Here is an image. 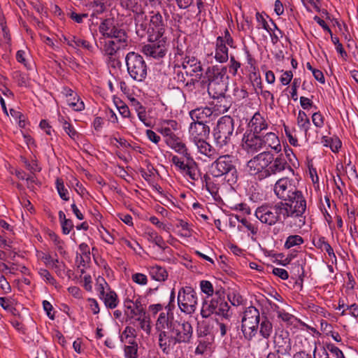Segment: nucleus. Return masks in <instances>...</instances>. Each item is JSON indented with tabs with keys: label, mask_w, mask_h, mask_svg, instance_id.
<instances>
[{
	"label": "nucleus",
	"mask_w": 358,
	"mask_h": 358,
	"mask_svg": "<svg viewBox=\"0 0 358 358\" xmlns=\"http://www.w3.org/2000/svg\"><path fill=\"white\" fill-rule=\"evenodd\" d=\"M280 203L287 220V226L301 229L306 223V200L303 192L299 190L289 199Z\"/></svg>",
	"instance_id": "nucleus-1"
},
{
	"label": "nucleus",
	"mask_w": 358,
	"mask_h": 358,
	"mask_svg": "<svg viewBox=\"0 0 358 358\" xmlns=\"http://www.w3.org/2000/svg\"><path fill=\"white\" fill-rule=\"evenodd\" d=\"M227 68L213 66L208 67L206 71L205 76L201 83L202 87H208V92L213 98H218L222 96L226 91L225 79L227 76Z\"/></svg>",
	"instance_id": "nucleus-2"
},
{
	"label": "nucleus",
	"mask_w": 358,
	"mask_h": 358,
	"mask_svg": "<svg viewBox=\"0 0 358 358\" xmlns=\"http://www.w3.org/2000/svg\"><path fill=\"white\" fill-rule=\"evenodd\" d=\"M215 314L222 317V320H229L231 316L230 306L224 299V289H216L214 296L210 299H205L201 310L202 317L207 318Z\"/></svg>",
	"instance_id": "nucleus-3"
},
{
	"label": "nucleus",
	"mask_w": 358,
	"mask_h": 358,
	"mask_svg": "<svg viewBox=\"0 0 358 358\" xmlns=\"http://www.w3.org/2000/svg\"><path fill=\"white\" fill-rule=\"evenodd\" d=\"M211 173L216 178L224 176L228 182L235 183L238 173L234 157L229 155L220 156L211 165Z\"/></svg>",
	"instance_id": "nucleus-4"
},
{
	"label": "nucleus",
	"mask_w": 358,
	"mask_h": 358,
	"mask_svg": "<svg viewBox=\"0 0 358 358\" xmlns=\"http://www.w3.org/2000/svg\"><path fill=\"white\" fill-rule=\"evenodd\" d=\"M256 217L263 224L269 226L274 225L278 222L283 221L287 224L280 203H266L259 206L255 210Z\"/></svg>",
	"instance_id": "nucleus-5"
},
{
	"label": "nucleus",
	"mask_w": 358,
	"mask_h": 358,
	"mask_svg": "<svg viewBox=\"0 0 358 358\" xmlns=\"http://www.w3.org/2000/svg\"><path fill=\"white\" fill-rule=\"evenodd\" d=\"M125 62L127 72L133 80L137 82L145 80L148 74V66L140 54L129 52L126 55Z\"/></svg>",
	"instance_id": "nucleus-6"
},
{
	"label": "nucleus",
	"mask_w": 358,
	"mask_h": 358,
	"mask_svg": "<svg viewBox=\"0 0 358 358\" xmlns=\"http://www.w3.org/2000/svg\"><path fill=\"white\" fill-rule=\"evenodd\" d=\"M234 130V120L229 116L221 117L213 129L215 141L220 147L229 144Z\"/></svg>",
	"instance_id": "nucleus-7"
},
{
	"label": "nucleus",
	"mask_w": 358,
	"mask_h": 358,
	"mask_svg": "<svg viewBox=\"0 0 358 358\" xmlns=\"http://www.w3.org/2000/svg\"><path fill=\"white\" fill-rule=\"evenodd\" d=\"M259 320L258 309L254 306L246 308L241 321V330L246 339L251 340L256 335Z\"/></svg>",
	"instance_id": "nucleus-8"
},
{
	"label": "nucleus",
	"mask_w": 358,
	"mask_h": 358,
	"mask_svg": "<svg viewBox=\"0 0 358 358\" xmlns=\"http://www.w3.org/2000/svg\"><path fill=\"white\" fill-rule=\"evenodd\" d=\"M178 304L180 310L187 314L195 312L197 306V293L192 287H181L178 294Z\"/></svg>",
	"instance_id": "nucleus-9"
},
{
	"label": "nucleus",
	"mask_w": 358,
	"mask_h": 358,
	"mask_svg": "<svg viewBox=\"0 0 358 358\" xmlns=\"http://www.w3.org/2000/svg\"><path fill=\"white\" fill-rule=\"evenodd\" d=\"M272 161H273V155L268 151H264L258 154L247 164L249 173L250 175H257V178L259 180L266 178V176H263V172L266 171Z\"/></svg>",
	"instance_id": "nucleus-10"
},
{
	"label": "nucleus",
	"mask_w": 358,
	"mask_h": 358,
	"mask_svg": "<svg viewBox=\"0 0 358 358\" xmlns=\"http://www.w3.org/2000/svg\"><path fill=\"white\" fill-rule=\"evenodd\" d=\"M149 43L145 45L143 48V52L147 56L155 59H160L165 56L166 52V37H157L154 34H150L148 38Z\"/></svg>",
	"instance_id": "nucleus-11"
},
{
	"label": "nucleus",
	"mask_w": 358,
	"mask_h": 358,
	"mask_svg": "<svg viewBox=\"0 0 358 358\" xmlns=\"http://www.w3.org/2000/svg\"><path fill=\"white\" fill-rule=\"evenodd\" d=\"M170 340L174 343H188L192 336V327L188 322L175 321L171 324Z\"/></svg>",
	"instance_id": "nucleus-12"
},
{
	"label": "nucleus",
	"mask_w": 358,
	"mask_h": 358,
	"mask_svg": "<svg viewBox=\"0 0 358 358\" xmlns=\"http://www.w3.org/2000/svg\"><path fill=\"white\" fill-rule=\"evenodd\" d=\"M273 191L276 196L282 200L281 201H285L299 191V189L296 187L293 179L282 178L276 181Z\"/></svg>",
	"instance_id": "nucleus-13"
},
{
	"label": "nucleus",
	"mask_w": 358,
	"mask_h": 358,
	"mask_svg": "<svg viewBox=\"0 0 358 358\" xmlns=\"http://www.w3.org/2000/svg\"><path fill=\"white\" fill-rule=\"evenodd\" d=\"M182 66L183 69L185 70V74L194 76L196 82H199L202 78L203 68L200 61L196 58L194 57H185L182 62Z\"/></svg>",
	"instance_id": "nucleus-14"
},
{
	"label": "nucleus",
	"mask_w": 358,
	"mask_h": 358,
	"mask_svg": "<svg viewBox=\"0 0 358 358\" xmlns=\"http://www.w3.org/2000/svg\"><path fill=\"white\" fill-rule=\"evenodd\" d=\"M243 146L248 152H256L263 149L262 134L248 133L244 134Z\"/></svg>",
	"instance_id": "nucleus-15"
},
{
	"label": "nucleus",
	"mask_w": 358,
	"mask_h": 358,
	"mask_svg": "<svg viewBox=\"0 0 358 358\" xmlns=\"http://www.w3.org/2000/svg\"><path fill=\"white\" fill-rule=\"evenodd\" d=\"M189 137L193 142L205 139L210 134V127L205 123L194 121L189 128Z\"/></svg>",
	"instance_id": "nucleus-16"
},
{
	"label": "nucleus",
	"mask_w": 358,
	"mask_h": 358,
	"mask_svg": "<svg viewBox=\"0 0 358 358\" xmlns=\"http://www.w3.org/2000/svg\"><path fill=\"white\" fill-rule=\"evenodd\" d=\"M287 167L292 171V168L287 164L285 158L282 155H280L275 159L273 158V161L269 164L266 171H264L263 176H266V178H268L271 175H275L284 171Z\"/></svg>",
	"instance_id": "nucleus-17"
},
{
	"label": "nucleus",
	"mask_w": 358,
	"mask_h": 358,
	"mask_svg": "<svg viewBox=\"0 0 358 358\" xmlns=\"http://www.w3.org/2000/svg\"><path fill=\"white\" fill-rule=\"evenodd\" d=\"M248 128L250 133L262 134L267 129L268 124L259 113H256L249 122Z\"/></svg>",
	"instance_id": "nucleus-18"
},
{
	"label": "nucleus",
	"mask_w": 358,
	"mask_h": 358,
	"mask_svg": "<svg viewBox=\"0 0 358 358\" xmlns=\"http://www.w3.org/2000/svg\"><path fill=\"white\" fill-rule=\"evenodd\" d=\"M274 343L278 352L281 355L289 354L292 349L291 340L287 332H281L274 338Z\"/></svg>",
	"instance_id": "nucleus-19"
},
{
	"label": "nucleus",
	"mask_w": 358,
	"mask_h": 358,
	"mask_svg": "<svg viewBox=\"0 0 358 358\" xmlns=\"http://www.w3.org/2000/svg\"><path fill=\"white\" fill-rule=\"evenodd\" d=\"M263 148H271L276 153L281 151V145L278 137L273 132H266L262 134Z\"/></svg>",
	"instance_id": "nucleus-20"
},
{
	"label": "nucleus",
	"mask_w": 358,
	"mask_h": 358,
	"mask_svg": "<svg viewBox=\"0 0 358 358\" xmlns=\"http://www.w3.org/2000/svg\"><path fill=\"white\" fill-rule=\"evenodd\" d=\"M213 111L210 107H200L192 110L189 115L194 121L205 123L210 120Z\"/></svg>",
	"instance_id": "nucleus-21"
},
{
	"label": "nucleus",
	"mask_w": 358,
	"mask_h": 358,
	"mask_svg": "<svg viewBox=\"0 0 358 358\" xmlns=\"http://www.w3.org/2000/svg\"><path fill=\"white\" fill-rule=\"evenodd\" d=\"M108 0H92L87 5V9L91 11L92 17H97L98 15L103 13L108 6Z\"/></svg>",
	"instance_id": "nucleus-22"
},
{
	"label": "nucleus",
	"mask_w": 358,
	"mask_h": 358,
	"mask_svg": "<svg viewBox=\"0 0 358 358\" xmlns=\"http://www.w3.org/2000/svg\"><path fill=\"white\" fill-rule=\"evenodd\" d=\"M150 26L152 32L157 35V37H162L164 35L165 25L162 15L157 12L154 13L150 18Z\"/></svg>",
	"instance_id": "nucleus-23"
},
{
	"label": "nucleus",
	"mask_w": 358,
	"mask_h": 358,
	"mask_svg": "<svg viewBox=\"0 0 358 358\" xmlns=\"http://www.w3.org/2000/svg\"><path fill=\"white\" fill-rule=\"evenodd\" d=\"M173 313L171 311L167 310V313H161L156 322L157 330H165L167 328L171 330V324L175 322Z\"/></svg>",
	"instance_id": "nucleus-24"
},
{
	"label": "nucleus",
	"mask_w": 358,
	"mask_h": 358,
	"mask_svg": "<svg viewBox=\"0 0 358 358\" xmlns=\"http://www.w3.org/2000/svg\"><path fill=\"white\" fill-rule=\"evenodd\" d=\"M215 58L217 62L220 63H224L229 59L228 48L223 43L222 36H218L216 39Z\"/></svg>",
	"instance_id": "nucleus-25"
},
{
	"label": "nucleus",
	"mask_w": 358,
	"mask_h": 358,
	"mask_svg": "<svg viewBox=\"0 0 358 358\" xmlns=\"http://www.w3.org/2000/svg\"><path fill=\"white\" fill-rule=\"evenodd\" d=\"M183 173L187 175L192 180H198L201 177L198 165L192 157H188L186 159V168Z\"/></svg>",
	"instance_id": "nucleus-26"
},
{
	"label": "nucleus",
	"mask_w": 358,
	"mask_h": 358,
	"mask_svg": "<svg viewBox=\"0 0 358 358\" xmlns=\"http://www.w3.org/2000/svg\"><path fill=\"white\" fill-rule=\"evenodd\" d=\"M194 143L197 148L198 152L201 154L209 158H214L216 156L217 152L215 149L206 142L205 139L198 140Z\"/></svg>",
	"instance_id": "nucleus-27"
},
{
	"label": "nucleus",
	"mask_w": 358,
	"mask_h": 358,
	"mask_svg": "<svg viewBox=\"0 0 358 358\" xmlns=\"http://www.w3.org/2000/svg\"><path fill=\"white\" fill-rule=\"evenodd\" d=\"M148 271L151 278L157 281H165L168 278L165 268L158 265L148 267Z\"/></svg>",
	"instance_id": "nucleus-28"
},
{
	"label": "nucleus",
	"mask_w": 358,
	"mask_h": 358,
	"mask_svg": "<svg viewBox=\"0 0 358 358\" xmlns=\"http://www.w3.org/2000/svg\"><path fill=\"white\" fill-rule=\"evenodd\" d=\"M134 310L131 312L125 311V315L130 319L137 317L138 316H143L146 313L144 304L142 303L141 297H138L133 303Z\"/></svg>",
	"instance_id": "nucleus-29"
},
{
	"label": "nucleus",
	"mask_w": 358,
	"mask_h": 358,
	"mask_svg": "<svg viewBox=\"0 0 358 358\" xmlns=\"http://www.w3.org/2000/svg\"><path fill=\"white\" fill-rule=\"evenodd\" d=\"M108 38H113L112 41H116L121 44L122 45H127V36L124 29L117 28L115 26L113 30L109 35Z\"/></svg>",
	"instance_id": "nucleus-30"
},
{
	"label": "nucleus",
	"mask_w": 358,
	"mask_h": 358,
	"mask_svg": "<svg viewBox=\"0 0 358 358\" xmlns=\"http://www.w3.org/2000/svg\"><path fill=\"white\" fill-rule=\"evenodd\" d=\"M169 147H171L172 149H173L176 152L182 155L184 157H186V159L188 157H191L190 155L187 152V149L180 139L177 136L176 137L173 141L167 144Z\"/></svg>",
	"instance_id": "nucleus-31"
},
{
	"label": "nucleus",
	"mask_w": 358,
	"mask_h": 358,
	"mask_svg": "<svg viewBox=\"0 0 358 358\" xmlns=\"http://www.w3.org/2000/svg\"><path fill=\"white\" fill-rule=\"evenodd\" d=\"M101 299L105 306L110 309L115 308L118 304L117 295L114 291H109Z\"/></svg>",
	"instance_id": "nucleus-32"
},
{
	"label": "nucleus",
	"mask_w": 358,
	"mask_h": 358,
	"mask_svg": "<svg viewBox=\"0 0 358 358\" xmlns=\"http://www.w3.org/2000/svg\"><path fill=\"white\" fill-rule=\"evenodd\" d=\"M159 334V345L163 352L168 354L169 351L170 343L173 340H170L168 333L165 330H157Z\"/></svg>",
	"instance_id": "nucleus-33"
},
{
	"label": "nucleus",
	"mask_w": 358,
	"mask_h": 358,
	"mask_svg": "<svg viewBox=\"0 0 358 358\" xmlns=\"http://www.w3.org/2000/svg\"><path fill=\"white\" fill-rule=\"evenodd\" d=\"M273 331L272 323L266 317L262 318L260 323L259 333L264 338H268Z\"/></svg>",
	"instance_id": "nucleus-34"
},
{
	"label": "nucleus",
	"mask_w": 358,
	"mask_h": 358,
	"mask_svg": "<svg viewBox=\"0 0 358 358\" xmlns=\"http://www.w3.org/2000/svg\"><path fill=\"white\" fill-rule=\"evenodd\" d=\"M129 345L124 347V355L126 358H137L138 357V345L135 340L127 341Z\"/></svg>",
	"instance_id": "nucleus-35"
},
{
	"label": "nucleus",
	"mask_w": 358,
	"mask_h": 358,
	"mask_svg": "<svg viewBox=\"0 0 358 358\" xmlns=\"http://www.w3.org/2000/svg\"><path fill=\"white\" fill-rule=\"evenodd\" d=\"M148 239L156 244L159 248L164 250L166 246L162 236L153 230H149L147 233Z\"/></svg>",
	"instance_id": "nucleus-36"
},
{
	"label": "nucleus",
	"mask_w": 358,
	"mask_h": 358,
	"mask_svg": "<svg viewBox=\"0 0 358 358\" xmlns=\"http://www.w3.org/2000/svg\"><path fill=\"white\" fill-rule=\"evenodd\" d=\"M298 126L306 133L309 129L310 122L305 112L300 110L297 117Z\"/></svg>",
	"instance_id": "nucleus-37"
},
{
	"label": "nucleus",
	"mask_w": 358,
	"mask_h": 358,
	"mask_svg": "<svg viewBox=\"0 0 358 358\" xmlns=\"http://www.w3.org/2000/svg\"><path fill=\"white\" fill-rule=\"evenodd\" d=\"M315 246L321 250H325L329 257H333L336 259V257L332 247L325 241L324 237H320L315 243Z\"/></svg>",
	"instance_id": "nucleus-38"
},
{
	"label": "nucleus",
	"mask_w": 358,
	"mask_h": 358,
	"mask_svg": "<svg viewBox=\"0 0 358 358\" xmlns=\"http://www.w3.org/2000/svg\"><path fill=\"white\" fill-rule=\"evenodd\" d=\"M158 131L165 138V142L166 144L173 141V140L177 137L170 127H166L165 124H163L159 129Z\"/></svg>",
	"instance_id": "nucleus-39"
},
{
	"label": "nucleus",
	"mask_w": 358,
	"mask_h": 358,
	"mask_svg": "<svg viewBox=\"0 0 358 358\" xmlns=\"http://www.w3.org/2000/svg\"><path fill=\"white\" fill-rule=\"evenodd\" d=\"M303 238L299 235H291L289 236L285 243V248L289 249L294 246L300 245L303 243Z\"/></svg>",
	"instance_id": "nucleus-40"
},
{
	"label": "nucleus",
	"mask_w": 358,
	"mask_h": 358,
	"mask_svg": "<svg viewBox=\"0 0 358 358\" xmlns=\"http://www.w3.org/2000/svg\"><path fill=\"white\" fill-rule=\"evenodd\" d=\"M115 25L110 19L104 20L99 25V31L106 37L112 32Z\"/></svg>",
	"instance_id": "nucleus-41"
},
{
	"label": "nucleus",
	"mask_w": 358,
	"mask_h": 358,
	"mask_svg": "<svg viewBox=\"0 0 358 358\" xmlns=\"http://www.w3.org/2000/svg\"><path fill=\"white\" fill-rule=\"evenodd\" d=\"M126 45H122L113 41H108L106 45V52L110 56L111 59L113 56L117 52V51L121 48H124Z\"/></svg>",
	"instance_id": "nucleus-42"
},
{
	"label": "nucleus",
	"mask_w": 358,
	"mask_h": 358,
	"mask_svg": "<svg viewBox=\"0 0 358 358\" xmlns=\"http://www.w3.org/2000/svg\"><path fill=\"white\" fill-rule=\"evenodd\" d=\"M55 185L60 198L64 201H69V191L65 188L63 180L61 178H57Z\"/></svg>",
	"instance_id": "nucleus-43"
},
{
	"label": "nucleus",
	"mask_w": 358,
	"mask_h": 358,
	"mask_svg": "<svg viewBox=\"0 0 358 358\" xmlns=\"http://www.w3.org/2000/svg\"><path fill=\"white\" fill-rule=\"evenodd\" d=\"M136 34L141 37H143L145 33L148 34V36H150V34H153L152 32L151 27L148 28L147 23L143 22V21L141 22L140 17L136 20Z\"/></svg>",
	"instance_id": "nucleus-44"
},
{
	"label": "nucleus",
	"mask_w": 358,
	"mask_h": 358,
	"mask_svg": "<svg viewBox=\"0 0 358 358\" xmlns=\"http://www.w3.org/2000/svg\"><path fill=\"white\" fill-rule=\"evenodd\" d=\"M200 288L203 293L207 295L206 299L209 296H213L215 292L212 283L208 280H201L200 282Z\"/></svg>",
	"instance_id": "nucleus-45"
},
{
	"label": "nucleus",
	"mask_w": 358,
	"mask_h": 358,
	"mask_svg": "<svg viewBox=\"0 0 358 358\" xmlns=\"http://www.w3.org/2000/svg\"><path fill=\"white\" fill-rule=\"evenodd\" d=\"M68 44L71 46L75 45L77 47H83L87 50L92 48V45L88 41L76 36H73L72 38L68 41Z\"/></svg>",
	"instance_id": "nucleus-46"
},
{
	"label": "nucleus",
	"mask_w": 358,
	"mask_h": 358,
	"mask_svg": "<svg viewBox=\"0 0 358 358\" xmlns=\"http://www.w3.org/2000/svg\"><path fill=\"white\" fill-rule=\"evenodd\" d=\"M331 41L336 46V51L340 54V55L345 59L348 57L347 52L343 47V45L340 43L339 38L338 37H334L331 36Z\"/></svg>",
	"instance_id": "nucleus-47"
},
{
	"label": "nucleus",
	"mask_w": 358,
	"mask_h": 358,
	"mask_svg": "<svg viewBox=\"0 0 358 358\" xmlns=\"http://www.w3.org/2000/svg\"><path fill=\"white\" fill-rule=\"evenodd\" d=\"M227 298L233 306H238L243 302L242 296L238 293L234 292L228 294Z\"/></svg>",
	"instance_id": "nucleus-48"
},
{
	"label": "nucleus",
	"mask_w": 358,
	"mask_h": 358,
	"mask_svg": "<svg viewBox=\"0 0 358 358\" xmlns=\"http://www.w3.org/2000/svg\"><path fill=\"white\" fill-rule=\"evenodd\" d=\"M136 320L139 322L140 327L143 331L150 333V326L148 324L149 318L146 314L143 316H138Z\"/></svg>",
	"instance_id": "nucleus-49"
},
{
	"label": "nucleus",
	"mask_w": 358,
	"mask_h": 358,
	"mask_svg": "<svg viewBox=\"0 0 358 358\" xmlns=\"http://www.w3.org/2000/svg\"><path fill=\"white\" fill-rule=\"evenodd\" d=\"M0 305L3 309L9 312L13 313L14 310H15V308L13 307L12 299L0 297Z\"/></svg>",
	"instance_id": "nucleus-50"
},
{
	"label": "nucleus",
	"mask_w": 358,
	"mask_h": 358,
	"mask_svg": "<svg viewBox=\"0 0 358 358\" xmlns=\"http://www.w3.org/2000/svg\"><path fill=\"white\" fill-rule=\"evenodd\" d=\"M238 221L241 222L243 225L248 230L250 231L253 235H255L257 234L258 229L257 227H255L252 224L249 222L246 218H241L239 219V216H236Z\"/></svg>",
	"instance_id": "nucleus-51"
},
{
	"label": "nucleus",
	"mask_w": 358,
	"mask_h": 358,
	"mask_svg": "<svg viewBox=\"0 0 358 358\" xmlns=\"http://www.w3.org/2000/svg\"><path fill=\"white\" fill-rule=\"evenodd\" d=\"M217 323L220 327L221 336L223 337L226 335L227 330L231 328V324H229V320H222V317H221V321L217 320Z\"/></svg>",
	"instance_id": "nucleus-52"
},
{
	"label": "nucleus",
	"mask_w": 358,
	"mask_h": 358,
	"mask_svg": "<svg viewBox=\"0 0 358 358\" xmlns=\"http://www.w3.org/2000/svg\"><path fill=\"white\" fill-rule=\"evenodd\" d=\"M204 180L206 182V189L212 194L215 195L217 193V187L216 185L210 181V179L208 176H204Z\"/></svg>",
	"instance_id": "nucleus-53"
},
{
	"label": "nucleus",
	"mask_w": 358,
	"mask_h": 358,
	"mask_svg": "<svg viewBox=\"0 0 358 358\" xmlns=\"http://www.w3.org/2000/svg\"><path fill=\"white\" fill-rule=\"evenodd\" d=\"M64 130L66 133L73 139L78 136V133L72 125L69 123L66 120H64Z\"/></svg>",
	"instance_id": "nucleus-54"
},
{
	"label": "nucleus",
	"mask_w": 358,
	"mask_h": 358,
	"mask_svg": "<svg viewBox=\"0 0 358 358\" xmlns=\"http://www.w3.org/2000/svg\"><path fill=\"white\" fill-rule=\"evenodd\" d=\"M176 227L182 228V229L184 231L182 234L183 236L189 237L192 236L191 230L189 227V224L187 222L182 220H180L178 224H176Z\"/></svg>",
	"instance_id": "nucleus-55"
},
{
	"label": "nucleus",
	"mask_w": 358,
	"mask_h": 358,
	"mask_svg": "<svg viewBox=\"0 0 358 358\" xmlns=\"http://www.w3.org/2000/svg\"><path fill=\"white\" fill-rule=\"evenodd\" d=\"M241 67V63L237 62L234 56L230 57V64L229 66V71L233 75L235 76L237 73L238 69Z\"/></svg>",
	"instance_id": "nucleus-56"
},
{
	"label": "nucleus",
	"mask_w": 358,
	"mask_h": 358,
	"mask_svg": "<svg viewBox=\"0 0 358 358\" xmlns=\"http://www.w3.org/2000/svg\"><path fill=\"white\" fill-rule=\"evenodd\" d=\"M122 336H124L128 341L134 340L136 336V330L131 327H126L122 332Z\"/></svg>",
	"instance_id": "nucleus-57"
},
{
	"label": "nucleus",
	"mask_w": 358,
	"mask_h": 358,
	"mask_svg": "<svg viewBox=\"0 0 358 358\" xmlns=\"http://www.w3.org/2000/svg\"><path fill=\"white\" fill-rule=\"evenodd\" d=\"M312 121L315 127L321 128L324 124V117L320 112L314 113L312 115Z\"/></svg>",
	"instance_id": "nucleus-58"
},
{
	"label": "nucleus",
	"mask_w": 358,
	"mask_h": 358,
	"mask_svg": "<svg viewBox=\"0 0 358 358\" xmlns=\"http://www.w3.org/2000/svg\"><path fill=\"white\" fill-rule=\"evenodd\" d=\"M327 348L336 358H345L342 350L334 345L329 344L327 345Z\"/></svg>",
	"instance_id": "nucleus-59"
},
{
	"label": "nucleus",
	"mask_w": 358,
	"mask_h": 358,
	"mask_svg": "<svg viewBox=\"0 0 358 358\" xmlns=\"http://www.w3.org/2000/svg\"><path fill=\"white\" fill-rule=\"evenodd\" d=\"M62 232L64 234H69L73 229L74 225L73 221L70 219H66L61 223Z\"/></svg>",
	"instance_id": "nucleus-60"
},
{
	"label": "nucleus",
	"mask_w": 358,
	"mask_h": 358,
	"mask_svg": "<svg viewBox=\"0 0 358 358\" xmlns=\"http://www.w3.org/2000/svg\"><path fill=\"white\" fill-rule=\"evenodd\" d=\"M132 280L137 284L146 285L148 282L147 276L143 273H137L132 275Z\"/></svg>",
	"instance_id": "nucleus-61"
},
{
	"label": "nucleus",
	"mask_w": 358,
	"mask_h": 358,
	"mask_svg": "<svg viewBox=\"0 0 358 358\" xmlns=\"http://www.w3.org/2000/svg\"><path fill=\"white\" fill-rule=\"evenodd\" d=\"M278 317L284 322L287 323H292V320H294V316L286 313L285 310H278Z\"/></svg>",
	"instance_id": "nucleus-62"
},
{
	"label": "nucleus",
	"mask_w": 358,
	"mask_h": 358,
	"mask_svg": "<svg viewBox=\"0 0 358 358\" xmlns=\"http://www.w3.org/2000/svg\"><path fill=\"white\" fill-rule=\"evenodd\" d=\"M313 358H329V355L324 348H322L317 351V347L315 345L313 350Z\"/></svg>",
	"instance_id": "nucleus-63"
},
{
	"label": "nucleus",
	"mask_w": 358,
	"mask_h": 358,
	"mask_svg": "<svg viewBox=\"0 0 358 358\" xmlns=\"http://www.w3.org/2000/svg\"><path fill=\"white\" fill-rule=\"evenodd\" d=\"M171 162L176 167H178L182 172L186 168V162H185L183 160H182L178 156H176V155L173 156L172 159H171Z\"/></svg>",
	"instance_id": "nucleus-64"
}]
</instances>
